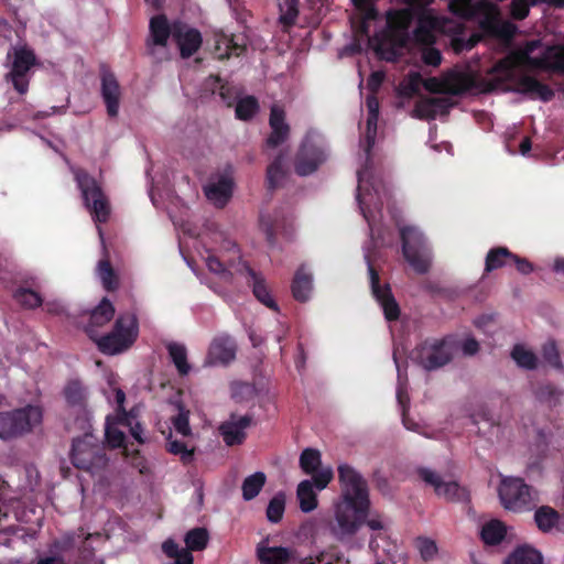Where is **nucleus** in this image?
<instances>
[{
  "instance_id": "obj_1",
  "label": "nucleus",
  "mask_w": 564,
  "mask_h": 564,
  "mask_svg": "<svg viewBox=\"0 0 564 564\" xmlns=\"http://www.w3.org/2000/svg\"><path fill=\"white\" fill-rule=\"evenodd\" d=\"M341 500L336 506L335 518L340 535L356 533L368 516L370 500L367 481L354 467L341 464L337 468Z\"/></svg>"
},
{
  "instance_id": "obj_2",
  "label": "nucleus",
  "mask_w": 564,
  "mask_h": 564,
  "mask_svg": "<svg viewBox=\"0 0 564 564\" xmlns=\"http://www.w3.org/2000/svg\"><path fill=\"white\" fill-rule=\"evenodd\" d=\"M138 335V317L134 313L127 312L117 317L111 332L102 336L97 335L93 340L101 354L113 356L128 350L137 340Z\"/></svg>"
},
{
  "instance_id": "obj_3",
  "label": "nucleus",
  "mask_w": 564,
  "mask_h": 564,
  "mask_svg": "<svg viewBox=\"0 0 564 564\" xmlns=\"http://www.w3.org/2000/svg\"><path fill=\"white\" fill-rule=\"evenodd\" d=\"M69 458L75 468L90 474L101 471L108 464L104 445L91 432L73 440Z\"/></svg>"
},
{
  "instance_id": "obj_4",
  "label": "nucleus",
  "mask_w": 564,
  "mask_h": 564,
  "mask_svg": "<svg viewBox=\"0 0 564 564\" xmlns=\"http://www.w3.org/2000/svg\"><path fill=\"white\" fill-rule=\"evenodd\" d=\"M77 187L82 193L85 207L95 223H107L110 216V204L97 180L82 167H72Z\"/></svg>"
},
{
  "instance_id": "obj_5",
  "label": "nucleus",
  "mask_w": 564,
  "mask_h": 564,
  "mask_svg": "<svg viewBox=\"0 0 564 564\" xmlns=\"http://www.w3.org/2000/svg\"><path fill=\"white\" fill-rule=\"evenodd\" d=\"M42 409L37 405H26L12 411L0 412V438L10 441L33 430L41 424Z\"/></svg>"
},
{
  "instance_id": "obj_6",
  "label": "nucleus",
  "mask_w": 564,
  "mask_h": 564,
  "mask_svg": "<svg viewBox=\"0 0 564 564\" xmlns=\"http://www.w3.org/2000/svg\"><path fill=\"white\" fill-rule=\"evenodd\" d=\"M402 253L411 268L419 274H425L431 267V250L424 235L413 226L400 228Z\"/></svg>"
},
{
  "instance_id": "obj_7",
  "label": "nucleus",
  "mask_w": 564,
  "mask_h": 564,
  "mask_svg": "<svg viewBox=\"0 0 564 564\" xmlns=\"http://www.w3.org/2000/svg\"><path fill=\"white\" fill-rule=\"evenodd\" d=\"M498 495L501 505L511 511L531 510L536 505L535 492L519 477H505L501 479Z\"/></svg>"
},
{
  "instance_id": "obj_8",
  "label": "nucleus",
  "mask_w": 564,
  "mask_h": 564,
  "mask_svg": "<svg viewBox=\"0 0 564 564\" xmlns=\"http://www.w3.org/2000/svg\"><path fill=\"white\" fill-rule=\"evenodd\" d=\"M411 359L423 369L432 371L452 360V349L445 338H426L412 350Z\"/></svg>"
},
{
  "instance_id": "obj_9",
  "label": "nucleus",
  "mask_w": 564,
  "mask_h": 564,
  "mask_svg": "<svg viewBox=\"0 0 564 564\" xmlns=\"http://www.w3.org/2000/svg\"><path fill=\"white\" fill-rule=\"evenodd\" d=\"M368 272L370 278L371 293L383 310V314L387 321L393 322L400 317V307L395 301L391 288L389 284L381 285L378 271L375 269L369 258Z\"/></svg>"
},
{
  "instance_id": "obj_10",
  "label": "nucleus",
  "mask_w": 564,
  "mask_h": 564,
  "mask_svg": "<svg viewBox=\"0 0 564 564\" xmlns=\"http://www.w3.org/2000/svg\"><path fill=\"white\" fill-rule=\"evenodd\" d=\"M416 474L422 481L433 487L438 497L451 501H460L466 498L465 488L460 487L457 481H444L438 473L427 467H419Z\"/></svg>"
},
{
  "instance_id": "obj_11",
  "label": "nucleus",
  "mask_w": 564,
  "mask_h": 564,
  "mask_svg": "<svg viewBox=\"0 0 564 564\" xmlns=\"http://www.w3.org/2000/svg\"><path fill=\"white\" fill-rule=\"evenodd\" d=\"M326 160L325 151L313 142L310 137H305L295 156V172L300 176H306L315 172Z\"/></svg>"
},
{
  "instance_id": "obj_12",
  "label": "nucleus",
  "mask_w": 564,
  "mask_h": 564,
  "mask_svg": "<svg viewBox=\"0 0 564 564\" xmlns=\"http://www.w3.org/2000/svg\"><path fill=\"white\" fill-rule=\"evenodd\" d=\"M173 41L180 48L181 57L189 58L200 48L203 36L197 29L183 22H174Z\"/></svg>"
},
{
  "instance_id": "obj_13",
  "label": "nucleus",
  "mask_w": 564,
  "mask_h": 564,
  "mask_svg": "<svg viewBox=\"0 0 564 564\" xmlns=\"http://www.w3.org/2000/svg\"><path fill=\"white\" fill-rule=\"evenodd\" d=\"M101 79V97L106 105L107 115L110 118H116L119 113V106L121 99V88L112 72L102 68L100 72Z\"/></svg>"
},
{
  "instance_id": "obj_14",
  "label": "nucleus",
  "mask_w": 564,
  "mask_h": 564,
  "mask_svg": "<svg viewBox=\"0 0 564 564\" xmlns=\"http://www.w3.org/2000/svg\"><path fill=\"white\" fill-rule=\"evenodd\" d=\"M247 51V43L245 39L241 40L236 35H227L224 32H216L214 34V57L218 61H225L231 56L239 57Z\"/></svg>"
},
{
  "instance_id": "obj_15",
  "label": "nucleus",
  "mask_w": 564,
  "mask_h": 564,
  "mask_svg": "<svg viewBox=\"0 0 564 564\" xmlns=\"http://www.w3.org/2000/svg\"><path fill=\"white\" fill-rule=\"evenodd\" d=\"M252 424V416L249 414L238 416L231 414L229 420L223 422L219 426V433L228 446L240 445L245 442L247 434L245 432Z\"/></svg>"
},
{
  "instance_id": "obj_16",
  "label": "nucleus",
  "mask_w": 564,
  "mask_h": 564,
  "mask_svg": "<svg viewBox=\"0 0 564 564\" xmlns=\"http://www.w3.org/2000/svg\"><path fill=\"white\" fill-rule=\"evenodd\" d=\"M236 357L235 340L228 335L214 338L208 349V362L212 365H227Z\"/></svg>"
},
{
  "instance_id": "obj_17",
  "label": "nucleus",
  "mask_w": 564,
  "mask_h": 564,
  "mask_svg": "<svg viewBox=\"0 0 564 564\" xmlns=\"http://www.w3.org/2000/svg\"><path fill=\"white\" fill-rule=\"evenodd\" d=\"M269 124L271 133L267 138L269 148H276L282 144L290 134V126L285 122V112L279 106H273L270 111Z\"/></svg>"
},
{
  "instance_id": "obj_18",
  "label": "nucleus",
  "mask_w": 564,
  "mask_h": 564,
  "mask_svg": "<svg viewBox=\"0 0 564 564\" xmlns=\"http://www.w3.org/2000/svg\"><path fill=\"white\" fill-rule=\"evenodd\" d=\"M115 307L112 303L107 297H104L100 303L89 312L88 322L85 325V333L90 339H96L98 335L97 327L106 325L112 319Z\"/></svg>"
},
{
  "instance_id": "obj_19",
  "label": "nucleus",
  "mask_w": 564,
  "mask_h": 564,
  "mask_svg": "<svg viewBox=\"0 0 564 564\" xmlns=\"http://www.w3.org/2000/svg\"><path fill=\"white\" fill-rule=\"evenodd\" d=\"M234 182L227 175H220L216 181H210L204 188L206 197L215 206L223 208L232 195Z\"/></svg>"
},
{
  "instance_id": "obj_20",
  "label": "nucleus",
  "mask_w": 564,
  "mask_h": 564,
  "mask_svg": "<svg viewBox=\"0 0 564 564\" xmlns=\"http://www.w3.org/2000/svg\"><path fill=\"white\" fill-rule=\"evenodd\" d=\"M531 63L532 67L564 75V45L557 44L547 47L541 57L531 59Z\"/></svg>"
},
{
  "instance_id": "obj_21",
  "label": "nucleus",
  "mask_w": 564,
  "mask_h": 564,
  "mask_svg": "<svg viewBox=\"0 0 564 564\" xmlns=\"http://www.w3.org/2000/svg\"><path fill=\"white\" fill-rule=\"evenodd\" d=\"M150 39L147 45L166 46L169 37H173L174 23L170 25L165 14H158L151 18L149 24Z\"/></svg>"
},
{
  "instance_id": "obj_22",
  "label": "nucleus",
  "mask_w": 564,
  "mask_h": 564,
  "mask_svg": "<svg viewBox=\"0 0 564 564\" xmlns=\"http://www.w3.org/2000/svg\"><path fill=\"white\" fill-rule=\"evenodd\" d=\"M64 397L68 405L77 408L85 421L88 423L87 391L79 380H70L64 388Z\"/></svg>"
},
{
  "instance_id": "obj_23",
  "label": "nucleus",
  "mask_w": 564,
  "mask_h": 564,
  "mask_svg": "<svg viewBox=\"0 0 564 564\" xmlns=\"http://www.w3.org/2000/svg\"><path fill=\"white\" fill-rule=\"evenodd\" d=\"M294 555V550L284 546H269L263 543L257 546V557L261 564H288Z\"/></svg>"
},
{
  "instance_id": "obj_24",
  "label": "nucleus",
  "mask_w": 564,
  "mask_h": 564,
  "mask_svg": "<svg viewBox=\"0 0 564 564\" xmlns=\"http://www.w3.org/2000/svg\"><path fill=\"white\" fill-rule=\"evenodd\" d=\"M246 269V272L248 273V283L252 286V292L257 300L261 302L267 307L278 311V304L271 297L268 286L264 283V280L248 264L243 265Z\"/></svg>"
},
{
  "instance_id": "obj_25",
  "label": "nucleus",
  "mask_w": 564,
  "mask_h": 564,
  "mask_svg": "<svg viewBox=\"0 0 564 564\" xmlns=\"http://www.w3.org/2000/svg\"><path fill=\"white\" fill-rule=\"evenodd\" d=\"M292 295L299 302H306L313 290V276L306 271L305 265H301L293 278L291 284Z\"/></svg>"
},
{
  "instance_id": "obj_26",
  "label": "nucleus",
  "mask_w": 564,
  "mask_h": 564,
  "mask_svg": "<svg viewBox=\"0 0 564 564\" xmlns=\"http://www.w3.org/2000/svg\"><path fill=\"white\" fill-rule=\"evenodd\" d=\"M416 14L413 8L390 10L387 12V25L393 32H406Z\"/></svg>"
},
{
  "instance_id": "obj_27",
  "label": "nucleus",
  "mask_w": 564,
  "mask_h": 564,
  "mask_svg": "<svg viewBox=\"0 0 564 564\" xmlns=\"http://www.w3.org/2000/svg\"><path fill=\"white\" fill-rule=\"evenodd\" d=\"M480 28L481 30L490 35L509 40L513 36L516 26L510 22H502L492 14H487L481 21H480Z\"/></svg>"
},
{
  "instance_id": "obj_28",
  "label": "nucleus",
  "mask_w": 564,
  "mask_h": 564,
  "mask_svg": "<svg viewBox=\"0 0 564 564\" xmlns=\"http://www.w3.org/2000/svg\"><path fill=\"white\" fill-rule=\"evenodd\" d=\"M505 564H543V555L530 545L516 547L506 558Z\"/></svg>"
},
{
  "instance_id": "obj_29",
  "label": "nucleus",
  "mask_w": 564,
  "mask_h": 564,
  "mask_svg": "<svg viewBox=\"0 0 564 564\" xmlns=\"http://www.w3.org/2000/svg\"><path fill=\"white\" fill-rule=\"evenodd\" d=\"M36 63L34 51L26 45L14 48V59L10 73L13 75H26Z\"/></svg>"
},
{
  "instance_id": "obj_30",
  "label": "nucleus",
  "mask_w": 564,
  "mask_h": 564,
  "mask_svg": "<svg viewBox=\"0 0 564 564\" xmlns=\"http://www.w3.org/2000/svg\"><path fill=\"white\" fill-rule=\"evenodd\" d=\"M417 25L414 30V36L420 42H430L433 37L432 30L437 26V19L429 10L417 11L415 17Z\"/></svg>"
},
{
  "instance_id": "obj_31",
  "label": "nucleus",
  "mask_w": 564,
  "mask_h": 564,
  "mask_svg": "<svg viewBox=\"0 0 564 564\" xmlns=\"http://www.w3.org/2000/svg\"><path fill=\"white\" fill-rule=\"evenodd\" d=\"M507 534V527L500 520H490L485 523L481 528L480 536L485 544L487 545H498L500 544Z\"/></svg>"
},
{
  "instance_id": "obj_32",
  "label": "nucleus",
  "mask_w": 564,
  "mask_h": 564,
  "mask_svg": "<svg viewBox=\"0 0 564 564\" xmlns=\"http://www.w3.org/2000/svg\"><path fill=\"white\" fill-rule=\"evenodd\" d=\"M286 176L285 159L280 153L267 169V186L269 191L278 188Z\"/></svg>"
},
{
  "instance_id": "obj_33",
  "label": "nucleus",
  "mask_w": 564,
  "mask_h": 564,
  "mask_svg": "<svg viewBox=\"0 0 564 564\" xmlns=\"http://www.w3.org/2000/svg\"><path fill=\"white\" fill-rule=\"evenodd\" d=\"M300 509L303 512H311L317 508V496L311 480H302L296 490Z\"/></svg>"
},
{
  "instance_id": "obj_34",
  "label": "nucleus",
  "mask_w": 564,
  "mask_h": 564,
  "mask_svg": "<svg viewBox=\"0 0 564 564\" xmlns=\"http://www.w3.org/2000/svg\"><path fill=\"white\" fill-rule=\"evenodd\" d=\"M510 257H513V253L507 247L491 248L486 256L485 272L502 268L511 260Z\"/></svg>"
},
{
  "instance_id": "obj_35",
  "label": "nucleus",
  "mask_w": 564,
  "mask_h": 564,
  "mask_svg": "<svg viewBox=\"0 0 564 564\" xmlns=\"http://www.w3.org/2000/svg\"><path fill=\"white\" fill-rule=\"evenodd\" d=\"M558 520V512L549 506H542L535 510L534 521L542 532H550L557 524Z\"/></svg>"
},
{
  "instance_id": "obj_36",
  "label": "nucleus",
  "mask_w": 564,
  "mask_h": 564,
  "mask_svg": "<svg viewBox=\"0 0 564 564\" xmlns=\"http://www.w3.org/2000/svg\"><path fill=\"white\" fill-rule=\"evenodd\" d=\"M279 22L284 30L292 28L299 17V0H279Z\"/></svg>"
},
{
  "instance_id": "obj_37",
  "label": "nucleus",
  "mask_w": 564,
  "mask_h": 564,
  "mask_svg": "<svg viewBox=\"0 0 564 564\" xmlns=\"http://www.w3.org/2000/svg\"><path fill=\"white\" fill-rule=\"evenodd\" d=\"M267 481L264 473L257 471L245 478L241 489L242 497L246 501L254 499L263 488Z\"/></svg>"
},
{
  "instance_id": "obj_38",
  "label": "nucleus",
  "mask_w": 564,
  "mask_h": 564,
  "mask_svg": "<svg viewBox=\"0 0 564 564\" xmlns=\"http://www.w3.org/2000/svg\"><path fill=\"white\" fill-rule=\"evenodd\" d=\"M13 299L26 310H34L43 305L41 294L30 288L20 286L13 292Z\"/></svg>"
},
{
  "instance_id": "obj_39",
  "label": "nucleus",
  "mask_w": 564,
  "mask_h": 564,
  "mask_svg": "<svg viewBox=\"0 0 564 564\" xmlns=\"http://www.w3.org/2000/svg\"><path fill=\"white\" fill-rule=\"evenodd\" d=\"M98 275L105 290L112 292L118 289L119 279L108 258H104L98 262Z\"/></svg>"
},
{
  "instance_id": "obj_40",
  "label": "nucleus",
  "mask_w": 564,
  "mask_h": 564,
  "mask_svg": "<svg viewBox=\"0 0 564 564\" xmlns=\"http://www.w3.org/2000/svg\"><path fill=\"white\" fill-rule=\"evenodd\" d=\"M511 358L516 361V364L523 369L534 370L538 367V357L536 355L525 349L522 345L517 344L513 346L511 350Z\"/></svg>"
},
{
  "instance_id": "obj_41",
  "label": "nucleus",
  "mask_w": 564,
  "mask_h": 564,
  "mask_svg": "<svg viewBox=\"0 0 564 564\" xmlns=\"http://www.w3.org/2000/svg\"><path fill=\"white\" fill-rule=\"evenodd\" d=\"M167 351L178 373L182 376L187 375L191 367L187 362V351L185 346L177 343H171L167 345Z\"/></svg>"
},
{
  "instance_id": "obj_42",
  "label": "nucleus",
  "mask_w": 564,
  "mask_h": 564,
  "mask_svg": "<svg viewBox=\"0 0 564 564\" xmlns=\"http://www.w3.org/2000/svg\"><path fill=\"white\" fill-rule=\"evenodd\" d=\"M209 534L205 528H194L185 534V549L189 552L202 551L207 546Z\"/></svg>"
},
{
  "instance_id": "obj_43",
  "label": "nucleus",
  "mask_w": 564,
  "mask_h": 564,
  "mask_svg": "<svg viewBox=\"0 0 564 564\" xmlns=\"http://www.w3.org/2000/svg\"><path fill=\"white\" fill-rule=\"evenodd\" d=\"M259 110V102L253 96H246L238 100L236 105V117L248 121L254 117Z\"/></svg>"
},
{
  "instance_id": "obj_44",
  "label": "nucleus",
  "mask_w": 564,
  "mask_h": 564,
  "mask_svg": "<svg viewBox=\"0 0 564 564\" xmlns=\"http://www.w3.org/2000/svg\"><path fill=\"white\" fill-rule=\"evenodd\" d=\"M166 449L169 453L180 456L184 465H188L194 460V448L188 449L183 441L172 440L171 435L166 441Z\"/></svg>"
},
{
  "instance_id": "obj_45",
  "label": "nucleus",
  "mask_w": 564,
  "mask_h": 564,
  "mask_svg": "<svg viewBox=\"0 0 564 564\" xmlns=\"http://www.w3.org/2000/svg\"><path fill=\"white\" fill-rule=\"evenodd\" d=\"M322 464L321 453L314 448H305L300 456V467L305 474L315 473Z\"/></svg>"
},
{
  "instance_id": "obj_46",
  "label": "nucleus",
  "mask_w": 564,
  "mask_h": 564,
  "mask_svg": "<svg viewBox=\"0 0 564 564\" xmlns=\"http://www.w3.org/2000/svg\"><path fill=\"white\" fill-rule=\"evenodd\" d=\"M414 546L419 551L421 558L425 562L432 561L438 552L436 542L426 536L415 538Z\"/></svg>"
},
{
  "instance_id": "obj_47",
  "label": "nucleus",
  "mask_w": 564,
  "mask_h": 564,
  "mask_svg": "<svg viewBox=\"0 0 564 564\" xmlns=\"http://www.w3.org/2000/svg\"><path fill=\"white\" fill-rule=\"evenodd\" d=\"M285 510V497L283 494L275 495L268 505L267 518L272 523H278L283 518Z\"/></svg>"
},
{
  "instance_id": "obj_48",
  "label": "nucleus",
  "mask_w": 564,
  "mask_h": 564,
  "mask_svg": "<svg viewBox=\"0 0 564 564\" xmlns=\"http://www.w3.org/2000/svg\"><path fill=\"white\" fill-rule=\"evenodd\" d=\"M543 3L542 0H512L510 14L514 20L521 21L529 15L530 7Z\"/></svg>"
},
{
  "instance_id": "obj_49",
  "label": "nucleus",
  "mask_w": 564,
  "mask_h": 564,
  "mask_svg": "<svg viewBox=\"0 0 564 564\" xmlns=\"http://www.w3.org/2000/svg\"><path fill=\"white\" fill-rule=\"evenodd\" d=\"M480 40L481 35L478 33H473L467 39L462 35H457L452 39L451 44L455 53H463L474 48Z\"/></svg>"
},
{
  "instance_id": "obj_50",
  "label": "nucleus",
  "mask_w": 564,
  "mask_h": 564,
  "mask_svg": "<svg viewBox=\"0 0 564 564\" xmlns=\"http://www.w3.org/2000/svg\"><path fill=\"white\" fill-rule=\"evenodd\" d=\"M134 416L131 413L123 412V415L118 416V421L120 424L129 426L130 433L132 437L140 444L144 443V440L142 438V426L139 422H133Z\"/></svg>"
},
{
  "instance_id": "obj_51",
  "label": "nucleus",
  "mask_w": 564,
  "mask_h": 564,
  "mask_svg": "<svg viewBox=\"0 0 564 564\" xmlns=\"http://www.w3.org/2000/svg\"><path fill=\"white\" fill-rule=\"evenodd\" d=\"M379 116L368 115L367 129L365 134V151L367 155L370 154L372 147L375 145L377 137V124Z\"/></svg>"
},
{
  "instance_id": "obj_52",
  "label": "nucleus",
  "mask_w": 564,
  "mask_h": 564,
  "mask_svg": "<svg viewBox=\"0 0 564 564\" xmlns=\"http://www.w3.org/2000/svg\"><path fill=\"white\" fill-rule=\"evenodd\" d=\"M542 356L544 360L555 368H562L560 354L554 340L545 343L542 347Z\"/></svg>"
},
{
  "instance_id": "obj_53",
  "label": "nucleus",
  "mask_w": 564,
  "mask_h": 564,
  "mask_svg": "<svg viewBox=\"0 0 564 564\" xmlns=\"http://www.w3.org/2000/svg\"><path fill=\"white\" fill-rule=\"evenodd\" d=\"M311 475L313 487H316L318 490L326 488L334 477V473L330 467L317 469Z\"/></svg>"
},
{
  "instance_id": "obj_54",
  "label": "nucleus",
  "mask_w": 564,
  "mask_h": 564,
  "mask_svg": "<svg viewBox=\"0 0 564 564\" xmlns=\"http://www.w3.org/2000/svg\"><path fill=\"white\" fill-rule=\"evenodd\" d=\"M106 440L112 448L122 447L126 441L124 433L116 426L107 425L105 432Z\"/></svg>"
},
{
  "instance_id": "obj_55",
  "label": "nucleus",
  "mask_w": 564,
  "mask_h": 564,
  "mask_svg": "<svg viewBox=\"0 0 564 564\" xmlns=\"http://www.w3.org/2000/svg\"><path fill=\"white\" fill-rule=\"evenodd\" d=\"M414 117L423 120H434L433 107L430 98H425L415 104L413 109Z\"/></svg>"
},
{
  "instance_id": "obj_56",
  "label": "nucleus",
  "mask_w": 564,
  "mask_h": 564,
  "mask_svg": "<svg viewBox=\"0 0 564 564\" xmlns=\"http://www.w3.org/2000/svg\"><path fill=\"white\" fill-rule=\"evenodd\" d=\"M433 107L434 117L447 116L454 102L448 97H430Z\"/></svg>"
},
{
  "instance_id": "obj_57",
  "label": "nucleus",
  "mask_w": 564,
  "mask_h": 564,
  "mask_svg": "<svg viewBox=\"0 0 564 564\" xmlns=\"http://www.w3.org/2000/svg\"><path fill=\"white\" fill-rule=\"evenodd\" d=\"M173 426H174L175 431L183 436L192 435V429L189 426V420H188V412L181 411L173 419Z\"/></svg>"
},
{
  "instance_id": "obj_58",
  "label": "nucleus",
  "mask_w": 564,
  "mask_h": 564,
  "mask_svg": "<svg viewBox=\"0 0 564 564\" xmlns=\"http://www.w3.org/2000/svg\"><path fill=\"white\" fill-rule=\"evenodd\" d=\"M518 91L523 94H534L536 88L542 87V83L532 76L524 75L519 78L518 83Z\"/></svg>"
},
{
  "instance_id": "obj_59",
  "label": "nucleus",
  "mask_w": 564,
  "mask_h": 564,
  "mask_svg": "<svg viewBox=\"0 0 564 564\" xmlns=\"http://www.w3.org/2000/svg\"><path fill=\"white\" fill-rule=\"evenodd\" d=\"M206 265L210 272L220 274L225 280H228L231 276V273L216 256H208L206 258Z\"/></svg>"
},
{
  "instance_id": "obj_60",
  "label": "nucleus",
  "mask_w": 564,
  "mask_h": 564,
  "mask_svg": "<svg viewBox=\"0 0 564 564\" xmlns=\"http://www.w3.org/2000/svg\"><path fill=\"white\" fill-rule=\"evenodd\" d=\"M471 2L473 0H452L449 9L454 14L466 18L473 13Z\"/></svg>"
},
{
  "instance_id": "obj_61",
  "label": "nucleus",
  "mask_w": 564,
  "mask_h": 564,
  "mask_svg": "<svg viewBox=\"0 0 564 564\" xmlns=\"http://www.w3.org/2000/svg\"><path fill=\"white\" fill-rule=\"evenodd\" d=\"M355 7L364 12L366 20H375L378 17V11L373 4V0H352Z\"/></svg>"
},
{
  "instance_id": "obj_62",
  "label": "nucleus",
  "mask_w": 564,
  "mask_h": 564,
  "mask_svg": "<svg viewBox=\"0 0 564 564\" xmlns=\"http://www.w3.org/2000/svg\"><path fill=\"white\" fill-rule=\"evenodd\" d=\"M422 59L426 65L438 66L442 62V54L435 47H427L422 53Z\"/></svg>"
},
{
  "instance_id": "obj_63",
  "label": "nucleus",
  "mask_w": 564,
  "mask_h": 564,
  "mask_svg": "<svg viewBox=\"0 0 564 564\" xmlns=\"http://www.w3.org/2000/svg\"><path fill=\"white\" fill-rule=\"evenodd\" d=\"M8 78H10L14 89L23 95L28 91L29 88V79L26 75H13V73L8 74Z\"/></svg>"
},
{
  "instance_id": "obj_64",
  "label": "nucleus",
  "mask_w": 564,
  "mask_h": 564,
  "mask_svg": "<svg viewBox=\"0 0 564 564\" xmlns=\"http://www.w3.org/2000/svg\"><path fill=\"white\" fill-rule=\"evenodd\" d=\"M540 41L532 40L525 43L523 48L520 51V56L524 63L532 66L531 59H535L536 57H531V54L540 46Z\"/></svg>"
}]
</instances>
